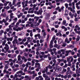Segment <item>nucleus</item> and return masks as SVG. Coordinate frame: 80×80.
<instances>
[{
  "label": "nucleus",
  "mask_w": 80,
  "mask_h": 80,
  "mask_svg": "<svg viewBox=\"0 0 80 80\" xmlns=\"http://www.w3.org/2000/svg\"><path fill=\"white\" fill-rule=\"evenodd\" d=\"M72 76L73 77H75V78L76 77H77V74H73L72 75Z\"/></svg>",
  "instance_id": "nucleus-59"
},
{
  "label": "nucleus",
  "mask_w": 80,
  "mask_h": 80,
  "mask_svg": "<svg viewBox=\"0 0 80 80\" xmlns=\"http://www.w3.org/2000/svg\"><path fill=\"white\" fill-rule=\"evenodd\" d=\"M66 20H64L62 22V25H65V26L67 27V26H68V23H67L66 24Z\"/></svg>",
  "instance_id": "nucleus-9"
},
{
  "label": "nucleus",
  "mask_w": 80,
  "mask_h": 80,
  "mask_svg": "<svg viewBox=\"0 0 80 80\" xmlns=\"http://www.w3.org/2000/svg\"><path fill=\"white\" fill-rule=\"evenodd\" d=\"M36 30H38V33H40L41 32V29H39V28H36Z\"/></svg>",
  "instance_id": "nucleus-23"
},
{
  "label": "nucleus",
  "mask_w": 80,
  "mask_h": 80,
  "mask_svg": "<svg viewBox=\"0 0 80 80\" xmlns=\"http://www.w3.org/2000/svg\"><path fill=\"white\" fill-rule=\"evenodd\" d=\"M62 67L59 66L57 67V69H56V70H57L58 72H60L62 71Z\"/></svg>",
  "instance_id": "nucleus-10"
},
{
  "label": "nucleus",
  "mask_w": 80,
  "mask_h": 80,
  "mask_svg": "<svg viewBox=\"0 0 80 80\" xmlns=\"http://www.w3.org/2000/svg\"><path fill=\"white\" fill-rule=\"evenodd\" d=\"M57 8L58 9V10L59 12H62V10L61 8H60V7L58 6V7Z\"/></svg>",
  "instance_id": "nucleus-42"
},
{
  "label": "nucleus",
  "mask_w": 80,
  "mask_h": 80,
  "mask_svg": "<svg viewBox=\"0 0 80 80\" xmlns=\"http://www.w3.org/2000/svg\"><path fill=\"white\" fill-rule=\"evenodd\" d=\"M27 40V38L25 37L24 39H22V42H26Z\"/></svg>",
  "instance_id": "nucleus-56"
},
{
  "label": "nucleus",
  "mask_w": 80,
  "mask_h": 80,
  "mask_svg": "<svg viewBox=\"0 0 80 80\" xmlns=\"http://www.w3.org/2000/svg\"><path fill=\"white\" fill-rule=\"evenodd\" d=\"M77 59H75L73 60L74 63H73L72 64L75 65L76 62H77Z\"/></svg>",
  "instance_id": "nucleus-43"
},
{
  "label": "nucleus",
  "mask_w": 80,
  "mask_h": 80,
  "mask_svg": "<svg viewBox=\"0 0 80 80\" xmlns=\"http://www.w3.org/2000/svg\"><path fill=\"white\" fill-rule=\"evenodd\" d=\"M27 18H29V17H35V15H30V14H28L27 15Z\"/></svg>",
  "instance_id": "nucleus-12"
},
{
  "label": "nucleus",
  "mask_w": 80,
  "mask_h": 80,
  "mask_svg": "<svg viewBox=\"0 0 80 80\" xmlns=\"http://www.w3.org/2000/svg\"><path fill=\"white\" fill-rule=\"evenodd\" d=\"M60 51L61 52H62V55H65V51L64 49H61Z\"/></svg>",
  "instance_id": "nucleus-20"
},
{
  "label": "nucleus",
  "mask_w": 80,
  "mask_h": 80,
  "mask_svg": "<svg viewBox=\"0 0 80 80\" xmlns=\"http://www.w3.org/2000/svg\"><path fill=\"white\" fill-rule=\"evenodd\" d=\"M68 66L69 67H71L72 66V64H71V62H68Z\"/></svg>",
  "instance_id": "nucleus-58"
},
{
  "label": "nucleus",
  "mask_w": 80,
  "mask_h": 80,
  "mask_svg": "<svg viewBox=\"0 0 80 80\" xmlns=\"http://www.w3.org/2000/svg\"><path fill=\"white\" fill-rule=\"evenodd\" d=\"M13 20H14V22L16 23V22H17V18H15L14 19H13Z\"/></svg>",
  "instance_id": "nucleus-46"
},
{
  "label": "nucleus",
  "mask_w": 80,
  "mask_h": 80,
  "mask_svg": "<svg viewBox=\"0 0 80 80\" xmlns=\"http://www.w3.org/2000/svg\"><path fill=\"white\" fill-rule=\"evenodd\" d=\"M19 69L18 68H16V69H13V71L14 72H16L17 70H18Z\"/></svg>",
  "instance_id": "nucleus-60"
},
{
  "label": "nucleus",
  "mask_w": 80,
  "mask_h": 80,
  "mask_svg": "<svg viewBox=\"0 0 80 80\" xmlns=\"http://www.w3.org/2000/svg\"><path fill=\"white\" fill-rule=\"evenodd\" d=\"M16 2H17V1H16L15 0H14L13 1H12V5H15Z\"/></svg>",
  "instance_id": "nucleus-38"
},
{
  "label": "nucleus",
  "mask_w": 80,
  "mask_h": 80,
  "mask_svg": "<svg viewBox=\"0 0 80 80\" xmlns=\"http://www.w3.org/2000/svg\"><path fill=\"white\" fill-rule=\"evenodd\" d=\"M2 16L3 17H7V14H6V12H4L3 14H2Z\"/></svg>",
  "instance_id": "nucleus-25"
},
{
  "label": "nucleus",
  "mask_w": 80,
  "mask_h": 80,
  "mask_svg": "<svg viewBox=\"0 0 80 80\" xmlns=\"http://www.w3.org/2000/svg\"><path fill=\"white\" fill-rule=\"evenodd\" d=\"M17 40L16 39H15L13 40V41H12V44H15V42L16 43H17Z\"/></svg>",
  "instance_id": "nucleus-32"
},
{
  "label": "nucleus",
  "mask_w": 80,
  "mask_h": 80,
  "mask_svg": "<svg viewBox=\"0 0 80 80\" xmlns=\"http://www.w3.org/2000/svg\"><path fill=\"white\" fill-rule=\"evenodd\" d=\"M43 12V11L42 10H39L38 11V15H42V13Z\"/></svg>",
  "instance_id": "nucleus-15"
},
{
  "label": "nucleus",
  "mask_w": 80,
  "mask_h": 80,
  "mask_svg": "<svg viewBox=\"0 0 80 80\" xmlns=\"http://www.w3.org/2000/svg\"><path fill=\"white\" fill-rule=\"evenodd\" d=\"M32 78V77L30 76L26 75L25 76L24 78Z\"/></svg>",
  "instance_id": "nucleus-29"
},
{
  "label": "nucleus",
  "mask_w": 80,
  "mask_h": 80,
  "mask_svg": "<svg viewBox=\"0 0 80 80\" xmlns=\"http://www.w3.org/2000/svg\"><path fill=\"white\" fill-rule=\"evenodd\" d=\"M69 15L70 16H71V18H72L73 17V14L72 15V12H70L69 13Z\"/></svg>",
  "instance_id": "nucleus-31"
},
{
  "label": "nucleus",
  "mask_w": 80,
  "mask_h": 80,
  "mask_svg": "<svg viewBox=\"0 0 80 80\" xmlns=\"http://www.w3.org/2000/svg\"><path fill=\"white\" fill-rule=\"evenodd\" d=\"M34 12V11L33 10H32L31 11H28V13H33Z\"/></svg>",
  "instance_id": "nucleus-22"
},
{
  "label": "nucleus",
  "mask_w": 80,
  "mask_h": 80,
  "mask_svg": "<svg viewBox=\"0 0 80 80\" xmlns=\"http://www.w3.org/2000/svg\"><path fill=\"white\" fill-rule=\"evenodd\" d=\"M23 63V62L22 61H20L19 62H18V64L19 65H22Z\"/></svg>",
  "instance_id": "nucleus-44"
},
{
  "label": "nucleus",
  "mask_w": 80,
  "mask_h": 80,
  "mask_svg": "<svg viewBox=\"0 0 80 80\" xmlns=\"http://www.w3.org/2000/svg\"><path fill=\"white\" fill-rule=\"evenodd\" d=\"M43 77L45 78H46L47 77H48V76H46V74H43Z\"/></svg>",
  "instance_id": "nucleus-54"
},
{
  "label": "nucleus",
  "mask_w": 80,
  "mask_h": 80,
  "mask_svg": "<svg viewBox=\"0 0 80 80\" xmlns=\"http://www.w3.org/2000/svg\"><path fill=\"white\" fill-rule=\"evenodd\" d=\"M9 67L7 66V65H6L4 67V69H8Z\"/></svg>",
  "instance_id": "nucleus-62"
},
{
  "label": "nucleus",
  "mask_w": 80,
  "mask_h": 80,
  "mask_svg": "<svg viewBox=\"0 0 80 80\" xmlns=\"http://www.w3.org/2000/svg\"><path fill=\"white\" fill-rule=\"evenodd\" d=\"M46 35H47V32H43V36L44 38H45L46 37Z\"/></svg>",
  "instance_id": "nucleus-37"
},
{
  "label": "nucleus",
  "mask_w": 80,
  "mask_h": 80,
  "mask_svg": "<svg viewBox=\"0 0 80 80\" xmlns=\"http://www.w3.org/2000/svg\"><path fill=\"white\" fill-rule=\"evenodd\" d=\"M10 47L11 48H14V47H16V44H11L10 45Z\"/></svg>",
  "instance_id": "nucleus-13"
},
{
  "label": "nucleus",
  "mask_w": 80,
  "mask_h": 80,
  "mask_svg": "<svg viewBox=\"0 0 80 80\" xmlns=\"http://www.w3.org/2000/svg\"><path fill=\"white\" fill-rule=\"evenodd\" d=\"M21 58V56L20 55H18V61H20L21 60V58Z\"/></svg>",
  "instance_id": "nucleus-26"
},
{
  "label": "nucleus",
  "mask_w": 80,
  "mask_h": 80,
  "mask_svg": "<svg viewBox=\"0 0 80 80\" xmlns=\"http://www.w3.org/2000/svg\"><path fill=\"white\" fill-rule=\"evenodd\" d=\"M34 19H36L35 21V23H37V22L38 20V19L39 18V17H37V16H35L34 17Z\"/></svg>",
  "instance_id": "nucleus-11"
},
{
  "label": "nucleus",
  "mask_w": 80,
  "mask_h": 80,
  "mask_svg": "<svg viewBox=\"0 0 80 80\" xmlns=\"http://www.w3.org/2000/svg\"><path fill=\"white\" fill-rule=\"evenodd\" d=\"M20 11H18L17 13V15L18 16V18H20Z\"/></svg>",
  "instance_id": "nucleus-17"
},
{
  "label": "nucleus",
  "mask_w": 80,
  "mask_h": 80,
  "mask_svg": "<svg viewBox=\"0 0 80 80\" xmlns=\"http://www.w3.org/2000/svg\"><path fill=\"white\" fill-rule=\"evenodd\" d=\"M25 34V33L23 32H22L20 34H19V35H23Z\"/></svg>",
  "instance_id": "nucleus-63"
},
{
  "label": "nucleus",
  "mask_w": 80,
  "mask_h": 80,
  "mask_svg": "<svg viewBox=\"0 0 80 80\" xmlns=\"http://www.w3.org/2000/svg\"><path fill=\"white\" fill-rule=\"evenodd\" d=\"M67 64H65V65L62 67V68H67Z\"/></svg>",
  "instance_id": "nucleus-47"
},
{
  "label": "nucleus",
  "mask_w": 80,
  "mask_h": 80,
  "mask_svg": "<svg viewBox=\"0 0 80 80\" xmlns=\"http://www.w3.org/2000/svg\"><path fill=\"white\" fill-rule=\"evenodd\" d=\"M25 2H22V5L23 8H25Z\"/></svg>",
  "instance_id": "nucleus-41"
},
{
  "label": "nucleus",
  "mask_w": 80,
  "mask_h": 80,
  "mask_svg": "<svg viewBox=\"0 0 80 80\" xmlns=\"http://www.w3.org/2000/svg\"><path fill=\"white\" fill-rule=\"evenodd\" d=\"M68 9L69 10H70L71 12H72V13H75V11L74 10V9L73 10V8H72L71 7H69L68 8Z\"/></svg>",
  "instance_id": "nucleus-6"
},
{
  "label": "nucleus",
  "mask_w": 80,
  "mask_h": 80,
  "mask_svg": "<svg viewBox=\"0 0 80 80\" xmlns=\"http://www.w3.org/2000/svg\"><path fill=\"white\" fill-rule=\"evenodd\" d=\"M70 52H72V51L71 50L66 51V54L65 55V56L66 57H67V56H68L69 53H70Z\"/></svg>",
  "instance_id": "nucleus-8"
},
{
  "label": "nucleus",
  "mask_w": 80,
  "mask_h": 80,
  "mask_svg": "<svg viewBox=\"0 0 80 80\" xmlns=\"http://www.w3.org/2000/svg\"><path fill=\"white\" fill-rule=\"evenodd\" d=\"M11 9L12 10V11L13 12H15V11L17 10V9L16 8H15V7L13 6L11 7Z\"/></svg>",
  "instance_id": "nucleus-19"
},
{
  "label": "nucleus",
  "mask_w": 80,
  "mask_h": 80,
  "mask_svg": "<svg viewBox=\"0 0 80 80\" xmlns=\"http://www.w3.org/2000/svg\"><path fill=\"white\" fill-rule=\"evenodd\" d=\"M45 79L46 80H51V79H50V78L48 76L46 78H45Z\"/></svg>",
  "instance_id": "nucleus-45"
},
{
  "label": "nucleus",
  "mask_w": 80,
  "mask_h": 80,
  "mask_svg": "<svg viewBox=\"0 0 80 80\" xmlns=\"http://www.w3.org/2000/svg\"><path fill=\"white\" fill-rule=\"evenodd\" d=\"M21 3H22V2H18L17 3V6H18V7H21V5H20Z\"/></svg>",
  "instance_id": "nucleus-14"
},
{
  "label": "nucleus",
  "mask_w": 80,
  "mask_h": 80,
  "mask_svg": "<svg viewBox=\"0 0 80 80\" xmlns=\"http://www.w3.org/2000/svg\"><path fill=\"white\" fill-rule=\"evenodd\" d=\"M80 36L78 35L77 36V38H76V40L77 41H79L80 40Z\"/></svg>",
  "instance_id": "nucleus-33"
},
{
  "label": "nucleus",
  "mask_w": 80,
  "mask_h": 80,
  "mask_svg": "<svg viewBox=\"0 0 80 80\" xmlns=\"http://www.w3.org/2000/svg\"><path fill=\"white\" fill-rule=\"evenodd\" d=\"M35 23V20H34V19H33L32 20V22H29L30 24H31V23Z\"/></svg>",
  "instance_id": "nucleus-36"
},
{
  "label": "nucleus",
  "mask_w": 80,
  "mask_h": 80,
  "mask_svg": "<svg viewBox=\"0 0 80 80\" xmlns=\"http://www.w3.org/2000/svg\"><path fill=\"white\" fill-rule=\"evenodd\" d=\"M34 23H32L31 25V27H32V28H35V25H34Z\"/></svg>",
  "instance_id": "nucleus-34"
},
{
  "label": "nucleus",
  "mask_w": 80,
  "mask_h": 80,
  "mask_svg": "<svg viewBox=\"0 0 80 80\" xmlns=\"http://www.w3.org/2000/svg\"><path fill=\"white\" fill-rule=\"evenodd\" d=\"M39 78V80H43V78L42 77V76H38Z\"/></svg>",
  "instance_id": "nucleus-35"
},
{
  "label": "nucleus",
  "mask_w": 80,
  "mask_h": 80,
  "mask_svg": "<svg viewBox=\"0 0 80 80\" xmlns=\"http://www.w3.org/2000/svg\"><path fill=\"white\" fill-rule=\"evenodd\" d=\"M13 30L14 31H17V32H18V31H21L23 29V27H22L21 28L18 27L17 28H16L15 27H13Z\"/></svg>",
  "instance_id": "nucleus-2"
},
{
  "label": "nucleus",
  "mask_w": 80,
  "mask_h": 80,
  "mask_svg": "<svg viewBox=\"0 0 80 80\" xmlns=\"http://www.w3.org/2000/svg\"><path fill=\"white\" fill-rule=\"evenodd\" d=\"M24 55L25 57H27L28 55V54L25 52L24 53Z\"/></svg>",
  "instance_id": "nucleus-64"
},
{
  "label": "nucleus",
  "mask_w": 80,
  "mask_h": 80,
  "mask_svg": "<svg viewBox=\"0 0 80 80\" xmlns=\"http://www.w3.org/2000/svg\"><path fill=\"white\" fill-rule=\"evenodd\" d=\"M65 6L66 7V8H67L68 7V4L67 3H66L65 4Z\"/></svg>",
  "instance_id": "nucleus-51"
},
{
  "label": "nucleus",
  "mask_w": 80,
  "mask_h": 80,
  "mask_svg": "<svg viewBox=\"0 0 80 80\" xmlns=\"http://www.w3.org/2000/svg\"><path fill=\"white\" fill-rule=\"evenodd\" d=\"M27 32L28 33H31L32 32V30H28Z\"/></svg>",
  "instance_id": "nucleus-55"
},
{
  "label": "nucleus",
  "mask_w": 80,
  "mask_h": 80,
  "mask_svg": "<svg viewBox=\"0 0 80 80\" xmlns=\"http://www.w3.org/2000/svg\"><path fill=\"white\" fill-rule=\"evenodd\" d=\"M57 60L58 61V62H60L62 61V60H63V59H57Z\"/></svg>",
  "instance_id": "nucleus-48"
},
{
  "label": "nucleus",
  "mask_w": 80,
  "mask_h": 80,
  "mask_svg": "<svg viewBox=\"0 0 80 80\" xmlns=\"http://www.w3.org/2000/svg\"><path fill=\"white\" fill-rule=\"evenodd\" d=\"M23 13L22 12H20L19 14V18H20V17H22V16H23Z\"/></svg>",
  "instance_id": "nucleus-53"
},
{
  "label": "nucleus",
  "mask_w": 80,
  "mask_h": 80,
  "mask_svg": "<svg viewBox=\"0 0 80 80\" xmlns=\"http://www.w3.org/2000/svg\"><path fill=\"white\" fill-rule=\"evenodd\" d=\"M7 42V40H4L3 41V42L2 43V45L3 46H4V45H5V43H6V42Z\"/></svg>",
  "instance_id": "nucleus-28"
},
{
  "label": "nucleus",
  "mask_w": 80,
  "mask_h": 80,
  "mask_svg": "<svg viewBox=\"0 0 80 80\" xmlns=\"http://www.w3.org/2000/svg\"><path fill=\"white\" fill-rule=\"evenodd\" d=\"M35 68L36 67V68H37V67H38L39 68H40V63H35Z\"/></svg>",
  "instance_id": "nucleus-7"
},
{
  "label": "nucleus",
  "mask_w": 80,
  "mask_h": 80,
  "mask_svg": "<svg viewBox=\"0 0 80 80\" xmlns=\"http://www.w3.org/2000/svg\"><path fill=\"white\" fill-rule=\"evenodd\" d=\"M17 74H22L23 73V71L22 70H20L16 72Z\"/></svg>",
  "instance_id": "nucleus-21"
},
{
  "label": "nucleus",
  "mask_w": 80,
  "mask_h": 80,
  "mask_svg": "<svg viewBox=\"0 0 80 80\" xmlns=\"http://www.w3.org/2000/svg\"><path fill=\"white\" fill-rule=\"evenodd\" d=\"M3 8H4V9H6V10H8V9H9V8H10V6H7L6 7H3Z\"/></svg>",
  "instance_id": "nucleus-30"
},
{
  "label": "nucleus",
  "mask_w": 80,
  "mask_h": 80,
  "mask_svg": "<svg viewBox=\"0 0 80 80\" xmlns=\"http://www.w3.org/2000/svg\"><path fill=\"white\" fill-rule=\"evenodd\" d=\"M4 49L6 50V51L4 52V53H6L7 52V51H8V50H9V46L7 43H6L5 44V47H4Z\"/></svg>",
  "instance_id": "nucleus-1"
},
{
  "label": "nucleus",
  "mask_w": 80,
  "mask_h": 80,
  "mask_svg": "<svg viewBox=\"0 0 80 80\" xmlns=\"http://www.w3.org/2000/svg\"><path fill=\"white\" fill-rule=\"evenodd\" d=\"M71 4L72 5L73 10H75V2H72Z\"/></svg>",
  "instance_id": "nucleus-18"
},
{
  "label": "nucleus",
  "mask_w": 80,
  "mask_h": 80,
  "mask_svg": "<svg viewBox=\"0 0 80 80\" xmlns=\"http://www.w3.org/2000/svg\"><path fill=\"white\" fill-rule=\"evenodd\" d=\"M62 42H63V41H62V39H60L58 40L59 43H62Z\"/></svg>",
  "instance_id": "nucleus-52"
},
{
  "label": "nucleus",
  "mask_w": 80,
  "mask_h": 80,
  "mask_svg": "<svg viewBox=\"0 0 80 80\" xmlns=\"http://www.w3.org/2000/svg\"><path fill=\"white\" fill-rule=\"evenodd\" d=\"M42 49V47H39L37 48L36 50H40Z\"/></svg>",
  "instance_id": "nucleus-27"
},
{
  "label": "nucleus",
  "mask_w": 80,
  "mask_h": 80,
  "mask_svg": "<svg viewBox=\"0 0 80 80\" xmlns=\"http://www.w3.org/2000/svg\"><path fill=\"white\" fill-rule=\"evenodd\" d=\"M32 65V63L30 62H28L26 64V67H28V65Z\"/></svg>",
  "instance_id": "nucleus-16"
},
{
  "label": "nucleus",
  "mask_w": 80,
  "mask_h": 80,
  "mask_svg": "<svg viewBox=\"0 0 80 80\" xmlns=\"http://www.w3.org/2000/svg\"><path fill=\"white\" fill-rule=\"evenodd\" d=\"M70 59H71L70 62H73V57H70Z\"/></svg>",
  "instance_id": "nucleus-40"
},
{
  "label": "nucleus",
  "mask_w": 80,
  "mask_h": 80,
  "mask_svg": "<svg viewBox=\"0 0 80 80\" xmlns=\"http://www.w3.org/2000/svg\"><path fill=\"white\" fill-rule=\"evenodd\" d=\"M4 33V31L3 30H2L0 33V36L2 35V34Z\"/></svg>",
  "instance_id": "nucleus-39"
},
{
  "label": "nucleus",
  "mask_w": 80,
  "mask_h": 80,
  "mask_svg": "<svg viewBox=\"0 0 80 80\" xmlns=\"http://www.w3.org/2000/svg\"><path fill=\"white\" fill-rule=\"evenodd\" d=\"M28 1H26L25 2V5H24V8H25V7H27V6H28V5H27V4H28Z\"/></svg>",
  "instance_id": "nucleus-24"
},
{
  "label": "nucleus",
  "mask_w": 80,
  "mask_h": 80,
  "mask_svg": "<svg viewBox=\"0 0 80 80\" xmlns=\"http://www.w3.org/2000/svg\"><path fill=\"white\" fill-rule=\"evenodd\" d=\"M50 13H46L45 17V19L46 20H49L50 19Z\"/></svg>",
  "instance_id": "nucleus-5"
},
{
  "label": "nucleus",
  "mask_w": 80,
  "mask_h": 80,
  "mask_svg": "<svg viewBox=\"0 0 80 80\" xmlns=\"http://www.w3.org/2000/svg\"><path fill=\"white\" fill-rule=\"evenodd\" d=\"M16 68H18L19 67V65L18 64H16L14 65Z\"/></svg>",
  "instance_id": "nucleus-61"
},
{
  "label": "nucleus",
  "mask_w": 80,
  "mask_h": 80,
  "mask_svg": "<svg viewBox=\"0 0 80 80\" xmlns=\"http://www.w3.org/2000/svg\"><path fill=\"white\" fill-rule=\"evenodd\" d=\"M10 19L9 20L8 22H10L12 20V19L14 18V16H13V13H10Z\"/></svg>",
  "instance_id": "nucleus-4"
},
{
  "label": "nucleus",
  "mask_w": 80,
  "mask_h": 80,
  "mask_svg": "<svg viewBox=\"0 0 80 80\" xmlns=\"http://www.w3.org/2000/svg\"><path fill=\"white\" fill-rule=\"evenodd\" d=\"M69 40H68L67 37L66 38L65 40V43H70V42L72 40V38H70Z\"/></svg>",
  "instance_id": "nucleus-3"
},
{
  "label": "nucleus",
  "mask_w": 80,
  "mask_h": 80,
  "mask_svg": "<svg viewBox=\"0 0 80 80\" xmlns=\"http://www.w3.org/2000/svg\"><path fill=\"white\" fill-rule=\"evenodd\" d=\"M44 47H45V48H47V47H48V46H47V43L46 42H45Z\"/></svg>",
  "instance_id": "nucleus-49"
},
{
  "label": "nucleus",
  "mask_w": 80,
  "mask_h": 80,
  "mask_svg": "<svg viewBox=\"0 0 80 80\" xmlns=\"http://www.w3.org/2000/svg\"><path fill=\"white\" fill-rule=\"evenodd\" d=\"M27 68H28V67L26 66V67L24 69V71L25 72H27Z\"/></svg>",
  "instance_id": "nucleus-50"
},
{
  "label": "nucleus",
  "mask_w": 80,
  "mask_h": 80,
  "mask_svg": "<svg viewBox=\"0 0 80 80\" xmlns=\"http://www.w3.org/2000/svg\"><path fill=\"white\" fill-rule=\"evenodd\" d=\"M17 58H15L13 60H12V62L13 63H15V62H16V61H17Z\"/></svg>",
  "instance_id": "nucleus-57"
}]
</instances>
